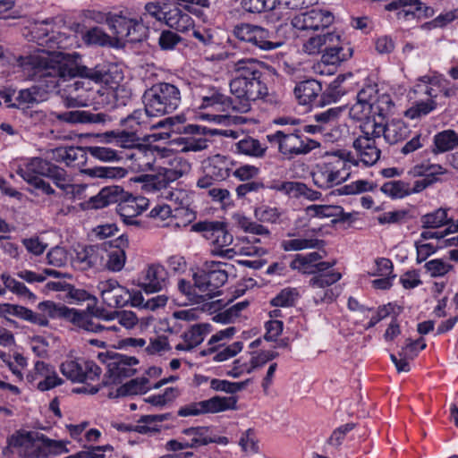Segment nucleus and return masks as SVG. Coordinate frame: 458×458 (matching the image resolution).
Instances as JSON below:
<instances>
[{"label": "nucleus", "mask_w": 458, "mask_h": 458, "mask_svg": "<svg viewBox=\"0 0 458 458\" xmlns=\"http://www.w3.org/2000/svg\"><path fill=\"white\" fill-rule=\"evenodd\" d=\"M72 265L81 271L99 268L104 265L106 249L101 245H87L74 250Z\"/></svg>", "instance_id": "22"}, {"label": "nucleus", "mask_w": 458, "mask_h": 458, "mask_svg": "<svg viewBox=\"0 0 458 458\" xmlns=\"http://www.w3.org/2000/svg\"><path fill=\"white\" fill-rule=\"evenodd\" d=\"M270 143L277 144L278 151L288 159L306 155L318 148L319 143L314 140L302 139L301 129L277 131L267 136Z\"/></svg>", "instance_id": "11"}, {"label": "nucleus", "mask_w": 458, "mask_h": 458, "mask_svg": "<svg viewBox=\"0 0 458 458\" xmlns=\"http://www.w3.org/2000/svg\"><path fill=\"white\" fill-rule=\"evenodd\" d=\"M1 279L4 284V286L9 289L12 293L26 297L28 299H36L34 293H32L24 284L17 281L16 279L11 277L9 275L3 274L1 276Z\"/></svg>", "instance_id": "50"}, {"label": "nucleus", "mask_w": 458, "mask_h": 458, "mask_svg": "<svg viewBox=\"0 0 458 458\" xmlns=\"http://www.w3.org/2000/svg\"><path fill=\"white\" fill-rule=\"evenodd\" d=\"M94 208H102L111 203H116V212L121 217L138 216L148 206V199L142 196H133L120 186L106 187L91 199Z\"/></svg>", "instance_id": "7"}, {"label": "nucleus", "mask_w": 458, "mask_h": 458, "mask_svg": "<svg viewBox=\"0 0 458 458\" xmlns=\"http://www.w3.org/2000/svg\"><path fill=\"white\" fill-rule=\"evenodd\" d=\"M254 215L261 222L276 224L279 221L281 212L276 208L262 206L255 208Z\"/></svg>", "instance_id": "56"}, {"label": "nucleus", "mask_w": 458, "mask_h": 458, "mask_svg": "<svg viewBox=\"0 0 458 458\" xmlns=\"http://www.w3.org/2000/svg\"><path fill=\"white\" fill-rule=\"evenodd\" d=\"M184 171L175 168H160L155 174H141L134 181L142 183V189L147 192L161 191V195L168 199H174L175 192L169 190L170 184L181 178ZM178 197H175L177 199Z\"/></svg>", "instance_id": "15"}, {"label": "nucleus", "mask_w": 458, "mask_h": 458, "mask_svg": "<svg viewBox=\"0 0 458 458\" xmlns=\"http://www.w3.org/2000/svg\"><path fill=\"white\" fill-rule=\"evenodd\" d=\"M309 215L317 217H333L332 222H345L352 216L350 213H344L340 206L311 205L307 208Z\"/></svg>", "instance_id": "31"}, {"label": "nucleus", "mask_w": 458, "mask_h": 458, "mask_svg": "<svg viewBox=\"0 0 458 458\" xmlns=\"http://www.w3.org/2000/svg\"><path fill=\"white\" fill-rule=\"evenodd\" d=\"M87 154L92 157L104 162L118 161L121 159L120 154L108 147L89 146L86 147Z\"/></svg>", "instance_id": "48"}, {"label": "nucleus", "mask_w": 458, "mask_h": 458, "mask_svg": "<svg viewBox=\"0 0 458 458\" xmlns=\"http://www.w3.org/2000/svg\"><path fill=\"white\" fill-rule=\"evenodd\" d=\"M145 112L148 116L157 117L175 111L181 104L179 88L172 83L158 82L143 94Z\"/></svg>", "instance_id": "8"}, {"label": "nucleus", "mask_w": 458, "mask_h": 458, "mask_svg": "<svg viewBox=\"0 0 458 458\" xmlns=\"http://www.w3.org/2000/svg\"><path fill=\"white\" fill-rule=\"evenodd\" d=\"M62 448L60 442L50 440L42 433L20 429L7 438L3 455L10 457L17 454L21 458H44Z\"/></svg>", "instance_id": "4"}, {"label": "nucleus", "mask_w": 458, "mask_h": 458, "mask_svg": "<svg viewBox=\"0 0 458 458\" xmlns=\"http://www.w3.org/2000/svg\"><path fill=\"white\" fill-rule=\"evenodd\" d=\"M47 259V263L51 266L64 267L68 261L67 250L63 247L56 246L48 251Z\"/></svg>", "instance_id": "58"}, {"label": "nucleus", "mask_w": 458, "mask_h": 458, "mask_svg": "<svg viewBox=\"0 0 458 458\" xmlns=\"http://www.w3.org/2000/svg\"><path fill=\"white\" fill-rule=\"evenodd\" d=\"M325 244V241L316 238H296L283 241L281 246L285 251H298L307 249L322 250Z\"/></svg>", "instance_id": "36"}, {"label": "nucleus", "mask_w": 458, "mask_h": 458, "mask_svg": "<svg viewBox=\"0 0 458 458\" xmlns=\"http://www.w3.org/2000/svg\"><path fill=\"white\" fill-rule=\"evenodd\" d=\"M355 426L356 425L354 423H347L335 428L327 440L328 445L339 447L342 445L346 434L352 431Z\"/></svg>", "instance_id": "63"}, {"label": "nucleus", "mask_w": 458, "mask_h": 458, "mask_svg": "<svg viewBox=\"0 0 458 458\" xmlns=\"http://www.w3.org/2000/svg\"><path fill=\"white\" fill-rule=\"evenodd\" d=\"M192 230L201 233L203 237L210 241L212 248L210 252L213 256L233 259L236 255V250L229 247L233 241L231 233L228 232L226 225L218 221H203L192 225Z\"/></svg>", "instance_id": "9"}, {"label": "nucleus", "mask_w": 458, "mask_h": 458, "mask_svg": "<svg viewBox=\"0 0 458 458\" xmlns=\"http://www.w3.org/2000/svg\"><path fill=\"white\" fill-rule=\"evenodd\" d=\"M17 174L32 186L34 190L40 191L47 195H53L55 191L42 177L51 179L58 188L64 191L72 187L67 173L64 168L41 157L30 159L23 167H19Z\"/></svg>", "instance_id": "3"}, {"label": "nucleus", "mask_w": 458, "mask_h": 458, "mask_svg": "<svg viewBox=\"0 0 458 458\" xmlns=\"http://www.w3.org/2000/svg\"><path fill=\"white\" fill-rule=\"evenodd\" d=\"M56 32L47 21L35 22L25 29L24 37L47 49L37 48L28 55L14 56L15 64L31 80L46 79L47 88H55L58 79L81 77L94 82H106L108 73L105 66L97 64L93 68L81 64L78 54L56 53Z\"/></svg>", "instance_id": "1"}, {"label": "nucleus", "mask_w": 458, "mask_h": 458, "mask_svg": "<svg viewBox=\"0 0 458 458\" xmlns=\"http://www.w3.org/2000/svg\"><path fill=\"white\" fill-rule=\"evenodd\" d=\"M233 33L239 40L247 42L255 49L261 51H272L284 45V40L276 30L258 25L241 23L234 26Z\"/></svg>", "instance_id": "10"}, {"label": "nucleus", "mask_w": 458, "mask_h": 458, "mask_svg": "<svg viewBox=\"0 0 458 458\" xmlns=\"http://www.w3.org/2000/svg\"><path fill=\"white\" fill-rule=\"evenodd\" d=\"M233 219L235 225L246 233L265 236L267 238L270 236V232L267 227L252 221L244 215L234 214Z\"/></svg>", "instance_id": "39"}, {"label": "nucleus", "mask_w": 458, "mask_h": 458, "mask_svg": "<svg viewBox=\"0 0 458 458\" xmlns=\"http://www.w3.org/2000/svg\"><path fill=\"white\" fill-rule=\"evenodd\" d=\"M103 302L110 308H120L129 302L130 292L114 279L101 281L98 284Z\"/></svg>", "instance_id": "24"}, {"label": "nucleus", "mask_w": 458, "mask_h": 458, "mask_svg": "<svg viewBox=\"0 0 458 458\" xmlns=\"http://www.w3.org/2000/svg\"><path fill=\"white\" fill-rule=\"evenodd\" d=\"M210 326L208 324H198L191 327V328L183 334V340L189 343L190 348H194L200 344L207 334L209 333Z\"/></svg>", "instance_id": "47"}, {"label": "nucleus", "mask_w": 458, "mask_h": 458, "mask_svg": "<svg viewBox=\"0 0 458 458\" xmlns=\"http://www.w3.org/2000/svg\"><path fill=\"white\" fill-rule=\"evenodd\" d=\"M230 161L222 155H215L207 160L205 172L216 181L226 179L231 173Z\"/></svg>", "instance_id": "32"}, {"label": "nucleus", "mask_w": 458, "mask_h": 458, "mask_svg": "<svg viewBox=\"0 0 458 458\" xmlns=\"http://www.w3.org/2000/svg\"><path fill=\"white\" fill-rule=\"evenodd\" d=\"M112 34L115 46L125 42L136 43L142 41L147 35V28L134 19L123 15L109 14L106 20Z\"/></svg>", "instance_id": "13"}, {"label": "nucleus", "mask_w": 458, "mask_h": 458, "mask_svg": "<svg viewBox=\"0 0 458 458\" xmlns=\"http://www.w3.org/2000/svg\"><path fill=\"white\" fill-rule=\"evenodd\" d=\"M344 93L345 89H344L339 85V80L334 81L330 83L327 90L321 95L319 105L325 106L332 102H336L342 96L344 95Z\"/></svg>", "instance_id": "55"}, {"label": "nucleus", "mask_w": 458, "mask_h": 458, "mask_svg": "<svg viewBox=\"0 0 458 458\" xmlns=\"http://www.w3.org/2000/svg\"><path fill=\"white\" fill-rule=\"evenodd\" d=\"M363 134L353 141V148L356 150L360 161L365 165H373L380 157V149L375 144V139L371 134Z\"/></svg>", "instance_id": "27"}, {"label": "nucleus", "mask_w": 458, "mask_h": 458, "mask_svg": "<svg viewBox=\"0 0 458 458\" xmlns=\"http://www.w3.org/2000/svg\"><path fill=\"white\" fill-rule=\"evenodd\" d=\"M380 191L391 199H403L411 195L410 184L401 180L385 182Z\"/></svg>", "instance_id": "43"}, {"label": "nucleus", "mask_w": 458, "mask_h": 458, "mask_svg": "<svg viewBox=\"0 0 458 458\" xmlns=\"http://www.w3.org/2000/svg\"><path fill=\"white\" fill-rule=\"evenodd\" d=\"M297 293L295 290L284 289L271 301L273 306L290 307L294 304Z\"/></svg>", "instance_id": "62"}, {"label": "nucleus", "mask_w": 458, "mask_h": 458, "mask_svg": "<svg viewBox=\"0 0 458 458\" xmlns=\"http://www.w3.org/2000/svg\"><path fill=\"white\" fill-rule=\"evenodd\" d=\"M105 255L107 257L106 267L108 270L118 272L123 268L126 260L125 250L114 249L109 252L106 251Z\"/></svg>", "instance_id": "54"}, {"label": "nucleus", "mask_w": 458, "mask_h": 458, "mask_svg": "<svg viewBox=\"0 0 458 458\" xmlns=\"http://www.w3.org/2000/svg\"><path fill=\"white\" fill-rule=\"evenodd\" d=\"M337 35L333 32H327L323 35L311 37L303 45V51L309 55L323 53L326 45H330L332 40H336Z\"/></svg>", "instance_id": "38"}, {"label": "nucleus", "mask_w": 458, "mask_h": 458, "mask_svg": "<svg viewBox=\"0 0 458 458\" xmlns=\"http://www.w3.org/2000/svg\"><path fill=\"white\" fill-rule=\"evenodd\" d=\"M86 147H65L64 164L70 165H80L86 160Z\"/></svg>", "instance_id": "53"}, {"label": "nucleus", "mask_w": 458, "mask_h": 458, "mask_svg": "<svg viewBox=\"0 0 458 458\" xmlns=\"http://www.w3.org/2000/svg\"><path fill=\"white\" fill-rule=\"evenodd\" d=\"M62 374L74 383H86L99 378L102 369L93 360H67L60 366Z\"/></svg>", "instance_id": "18"}, {"label": "nucleus", "mask_w": 458, "mask_h": 458, "mask_svg": "<svg viewBox=\"0 0 458 458\" xmlns=\"http://www.w3.org/2000/svg\"><path fill=\"white\" fill-rule=\"evenodd\" d=\"M165 19L164 22L170 28L181 32L189 31L193 25V19L177 4L171 2L168 4Z\"/></svg>", "instance_id": "28"}, {"label": "nucleus", "mask_w": 458, "mask_h": 458, "mask_svg": "<svg viewBox=\"0 0 458 458\" xmlns=\"http://www.w3.org/2000/svg\"><path fill=\"white\" fill-rule=\"evenodd\" d=\"M106 136L116 139V143L124 148H131L138 146L139 138L133 131H122L115 132L114 131H107Z\"/></svg>", "instance_id": "51"}, {"label": "nucleus", "mask_w": 458, "mask_h": 458, "mask_svg": "<svg viewBox=\"0 0 458 458\" xmlns=\"http://www.w3.org/2000/svg\"><path fill=\"white\" fill-rule=\"evenodd\" d=\"M394 106L390 95L378 94L377 85H367L358 92L357 102L350 108L349 113L352 119L358 121H386Z\"/></svg>", "instance_id": "6"}, {"label": "nucleus", "mask_w": 458, "mask_h": 458, "mask_svg": "<svg viewBox=\"0 0 458 458\" xmlns=\"http://www.w3.org/2000/svg\"><path fill=\"white\" fill-rule=\"evenodd\" d=\"M360 129L365 134H371L372 138L383 136L385 140L391 145L405 140L410 134L408 125L398 119H394L390 123L377 119L369 120L360 125Z\"/></svg>", "instance_id": "16"}, {"label": "nucleus", "mask_w": 458, "mask_h": 458, "mask_svg": "<svg viewBox=\"0 0 458 458\" xmlns=\"http://www.w3.org/2000/svg\"><path fill=\"white\" fill-rule=\"evenodd\" d=\"M229 265L222 262H206L203 267L193 274L194 285L208 299L220 294L219 288L228 279L226 267Z\"/></svg>", "instance_id": "12"}, {"label": "nucleus", "mask_w": 458, "mask_h": 458, "mask_svg": "<svg viewBox=\"0 0 458 458\" xmlns=\"http://www.w3.org/2000/svg\"><path fill=\"white\" fill-rule=\"evenodd\" d=\"M351 165H358V161L351 152L346 150L327 152L312 172L313 182L321 189L338 185L349 177Z\"/></svg>", "instance_id": "5"}, {"label": "nucleus", "mask_w": 458, "mask_h": 458, "mask_svg": "<svg viewBox=\"0 0 458 458\" xmlns=\"http://www.w3.org/2000/svg\"><path fill=\"white\" fill-rule=\"evenodd\" d=\"M209 106H219L224 111H234L233 98L218 92H215L211 96L203 97L201 107L206 108Z\"/></svg>", "instance_id": "46"}, {"label": "nucleus", "mask_w": 458, "mask_h": 458, "mask_svg": "<svg viewBox=\"0 0 458 458\" xmlns=\"http://www.w3.org/2000/svg\"><path fill=\"white\" fill-rule=\"evenodd\" d=\"M448 209L438 208L434 212L426 214L421 216V223L423 228H439L445 224L451 222V218L448 217Z\"/></svg>", "instance_id": "42"}, {"label": "nucleus", "mask_w": 458, "mask_h": 458, "mask_svg": "<svg viewBox=\"0 0 458 458\" xmlns=\"http://www.w3.org/2000/svg\"><path fill=\"white\" fill-rule=\"evenodd\" d=\"M82 172H83V174H85L90 177L103 178V179L123 178L127 174L126 170L122 167H104V166L86 168Z\"/></svg>", "instance_id": "44"}, {"label": "nucleus", "mask_w": 458, "mask_h": 458, "mask_svg": "<svg viewBox=\"0 0 458 458\" xmlns=\"http://www.w3.org/2000/svg\"><path fill=\"white\" fill-rule=\"evenodd\" d=\"M310 287L312 288V299L316 304L330 303L336 297L334 290L328 287Z\"/></svg>", "instance_id": "61"}, {"label": "nucleus", "mask_w": 458, "mask_h": 458, "mask_svg": "<svg viewBox=\"0 0 458 458\" xmlns=\"http://www.w3.org/2000/svg\"><path fill=\"white\" fill-rule=\"evenodd\" d=\"M331 44L326 45L322 59L329 64H335L344 61L347 55L344 53V48L340 46V36L337 35L336 40H332Z\"/></svg>", "instance_id": "40"}, {"label": "nucleus", "mask_w": 458, "mask_h": 458, "mask_svg": "<svg viewBox=\"0 0 458 458\" xmlns=\"http://www.w3.org/2000/svg\"><path fill=\"white\" fill-rule=\"evenodd\" d=\"M322 91V86L317 80H306L299 82L294 88V95L299 104L308 105L315 100Z\"/></svg>", "instance_id": "30"}, {"label": "nucleus", "mask_w": 458, "mask_h": 458, "mask_svg": "<svg viewBox=\"0 0 458 458\" xmlns=\"http://www.w3.org/2000/svg\"><path fill=\"white\" fill-rule=\"evenodd\" d=\"M51 116L59 122L69 124L104 123L108 118V115L106 114H94L84 110L52 112Z\"/></svg>", "instance_id": "25"}, {"label": "nucleus", "mask_w": 458, "mask_h": 458, "mask_svg": "<svg viewBox=\"0 0 458 458\" xmlns=\"http://www.w3.org/2000/svg\"><path fill=\"white\" fill-rule=\"evenodd\" d=\"M237 399L233 396L225 397L216 395L208 400L191 403L178 411L181 417L199 416L207 413H217L236 408Z\"/></svg>", "instance_id": "17"}, {"label": "nucleus", "mask_w": 458, "mask_h": 458, "mask_svg": "<svg viewBox=\"0 0 458 458\" xmlns=\"http://www.w3.org/2000/svg\"><path fill=\"white\" fill-rule=\"evenodd\" d=\"M419 342H422L420 345V350H424L427 344L422 337L419 338L416 341H412L411 339L407 340L406 346L403 348L402 351L399 352L400 359L395 366L398 372L410 371V365L407 360H412L418 355V352L414 351V345Z\"/></svg>", "instance_id": "37"}, {"label": "nucleus", "mask_w": 458, "mask_h": 458, "mask_svg": "<svg viewBox=\"0 0 458 458\" xmlns=\"http://www.w3.org/2000/svg\"><path fill=\"white\" fill-rule=\"evenodd\" d=\"M437 107V103L433 99L428 101H420L405 111V116L415 119L427 115Z\"/></svg>", "instance_id": "52"}, {"label": "nucleus", "mask_w": 458, "mask_h": 458, "mask_svg": "<svg viewBox=\"0 0 458 458\" xmlns=\"http://www.w3.org/2000/svg\"><path fill=\"white\" fill-rule=\"evenodd\" d=\"M38 310L44 314V317L49 320L64 319L74 326H92L84 315L78 314L75 309H70L64 304L55 303L52 301H45L38 304Z\"/></svg>", "instance_id": "20"}, {"label": "nucleus", "mask_w": 458, "mask_h": 458, "mask_svg": "<svg viewBox=\"0 0 458 458\" xmlns=\"http://www.w3.org/2000/svg\"><path fill=\"white\" fill-rule=\"evenodd\" d=\"M168 273L159 264H152L145 271L144 281L140 284V288L147 293L162 291L167 284Z\"/></svg>", "instance_id": "26"}, {"label": "nucleus", "mask_w": 458, "mask_h": 458, "mask_svg": "<svg viewBox=\"0 0 458 458\" xmlns=\"http://www.w3.org/2000/svg\"><path fill=\"white\" fill-rule=\"evenodd\" d=\"M386 11H395L399 20L429 18L435 14L432 7L426 5L420 0H393L386 4Z\"/></svg>", "instance_id": "19"}, {"label": "nucleus", "mask_w": 458, "mask_h": 458, "mask_svg": "<svg viewBox=\"0 0 458 458\" xmlns=\"http://www.w3.org/2000/svg\"><path fill=\"white\" fill-rule=\"evenodd\" d=\"M235 148L239 153L253 157H262L266 151V148L262 147L258 140L251 137L241 140L235 144Z\"/></svg>", "instance_id": "45"}, {"label": "nucleus", "mask_w": 458, "mask_h": 458, "mask_svg": "<svg viewBox=\"0 0 458 458\" xmlns=\"http://www.w3.org/2000/svg\"><path fill=\"white\" fill-rule=\"evenodd\" d=\"M279 0H242V7L251 13H260L274 10Z\"/></svg>", "instance_id": "49"}, {"label": "nucleus", "mask_w": 458, "mask_h": 458, "mask_svg": "<svg viewBox=\"0 0 458 458\" xmlns=\"http://www.w3.org/2000/svg\"><path fill=\"white\" fill-rule=\"evenodd\" d=\"M98 358L106 363L107 372L102 381V386L120 384L123 379L132 377L136 373L133 367L139 360L133 356L123 355L117 352H107L98 354Z\"/></svg>", "instance_id": "14"}, {"label": "nucleus", "mask_w": 458, "mask_h": 458, "mask_svg": "<svg viewBox=\"0 0 458 458\" xmlns=\"http://www.w3.org/2000/svg\"><path fill=\"white\" fill-rule=\"evenodd\" d=\"M208 431L209 428L208 427H191L183 429L182 434L186 437V445L189 448H197L217 442L215 438L209 437Z\"/></svg>", "instance_id": "33"}, {"label": "nucleus", "mask_w": 458, "mask_h": 458, "mask_svg": "<svg viewBox=\"0 0 458 458\" xmlns=\"http://www.w3.org/2000/svg\"><path fill=\"white\" fill-rule=\"evenodd\" d=\"M234 77L230 81V91L234 111L247 113L250 103L267 96L261 63L253 58L241 59L233 64Z\"/></svg>", "instance_id": "2"}, {"label": "nucleus", "mask_w": 458, "mask_h": 458, "mask_svg": "<svg viewBox=\"0 0 458 458\" xmlns=\"http://www.w3.org/2000/svg\"><path fill=\"white\" fill-rule=\"evenodd\" d=\"M46 98V91L39 86L21 89L15 97L16 106L18 108L30 107V106L42 102Z\"/></svg>", "instance_id": "35"}, {"label": "nucleus", "mask_w": 458, "mask_h": 458, "mask_svg": "<svg viewBox=\"0 0 458 458\" xmlns=\"http://www.w3.org/2000/svg\"><path fill=\"white\" fill-rule=\"evenodd\" d=\"M376 185L370 184L369 182L364 180H358L356 182H352L351 184H347L343 186L338 190L340 194H357L361 193L367 191H373Z\"/></svg>", "instance_id": "60"}, {"label": "nucleus", "mask_w": 458, "mask_h": 458, "mask_svg": "<svg viewBox=\"0 0 458 458\" xmlns=\"http://www.w3.org/2000/svg\"><path fill=\"white\" fill-rule=\"evenodd\" d=\"M333 21L334 17L330 12L312 9L295 15L292 20V25L299 30H318L328 27Z\"/></svg>", "instance_id": "23"}, {"label": "nucleus", "mask_w": 458, "mask_h": 458, "mask_svg": "<svg viewBox=\"0 0 458 458\" xmlns=\"http://www.w3.org/2000/svg\"><path fill=\"white\" fill-rule=\"evenodd\" d=\"M335 265V261H321L315 264V275L310 280V286L329 287L338 282L342 277L341 273L335 271L327 272V269L333 267Z\"/></svg>", "instance_id": "29"}, {"label": "nucleus", "mask_w": 458, "mask_h": 458, "mask_svg": "<svg viewBox=\"0 0 458 458\" xmlns=\"http://www.w3.org/2000/svg\"><path fill=\"white\" fill-rule=\"evenodd\" d=\"M435 152L449 151L458 146V134L452 130L437 133L434 138Z\"/></svg>", "instance_id": "41"}, {"label": "nucleus", "mask_w": 458, "mask_h": 458, "mask_svg": "<svg viewBox=\"0 0 458 458\" xmlns=\"http://www.w3.org/2000/svg\"><path fill=\"white\" fill-rule=\"evenodd\" d=\"M78 314L84 315L92 324V326H76L86 332L106 335L118 330L116 326L107 325L108 322L115 318V311L107 312L104 309L89 307L87 310H78Z\"/></svg>", "instance_id": "21"}, {"label": "nucleus", "mask_w": 458, "mask_h": 458, "mask_svg": "<svg viewBox=\"0 0 458 458\" xmlns=\"http://www.w3.org/2000/svg\"><path fill=\"white\" fill-rule=\"evenodd\" d=\"M179 395V390L175 387H168L162 394H155L145 399L155 406H165L166 403L173 402Z\"/></svg>", "instance_id": "57"}, {"label": "nucleus", "mask_w": 458, "mask_h": 458, "mask_svg": "<svg viewBox=\"0 0 458 458\" xmlns=\"http://www.w3.org/2000/svg\"><path fill=\"white\" fill-rule=\"evenodd\" d=\"M424 267L432 277L443 276L453 268L452 265L442 259H432L427 262Z\"/></svg>", "instance_id": "59"}, {"label": "nucleus", "mask_w": 458, "mask_h": 458, "mask_svg": "<svg viewBox=\"0 0 458 458\" xmlns=\"http://www.w3.org/2000/svg\"><path fill=\"white\" fill-rule=\"evenodd\" d=\"M148 382L149 380L147 377H137L131 379L118 387L115 392H110L108 396L110 398H117L131 394H145L148 390V387L147 386Z\"/></svg>", "instance_id": "34"}, {"label": "nucleus", "mask_w": 458, "mask_h": 458, "mask_svg": "<svg viewBox=\"0 0 458 458\" xmlns=\"http://www.w3.org/2000/svg\"><path fill=\"white\" fill-rule=\"evenodd\" d=\"M55 368L48 363L41 360L35 362L33 372L27 375L29 382L33 383L37 380L43 379Z\"/></svg>", "instance_id": "64"}]
</instances>
